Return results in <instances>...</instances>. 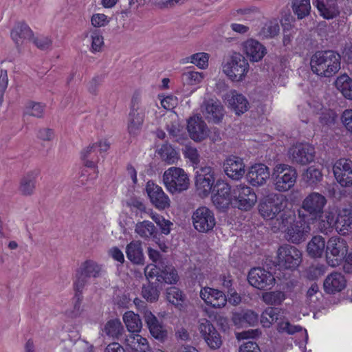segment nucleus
<instances>
[{
    "mask_svg": "<svg viewBox=\"0 0 352 352\" xmlns=\"http://www.w3.org/2000/svg\"><path fill=\"white\" fill-rule=\"evenodd\" d=\"M126 254L127 258L133 264L144 265V256L142 243L138 241H133L126 245Z\"/></svg>",
    "mask_w": 352,
    "mask_h": 352,
    "instance_id": "obj_33",
    "label": "nucleus"
},
{
    "mask_svg": "<svg viewBox=\"0 0 352 352\" xmlns=\"http://www.w3.org/2000/svg\"><path fill=\"white\" fill-rule=\"evenodd\" d=\"M163 182L169 192L180 193L189 186V179L185 171L177 167H170L163 175Z\"/></svg>",
    "mask_w": 352,
    "mask_h": 352,
    "instance_id": "obj_6",
    "label": "nucleus"
},
{
    "mask_svg": "<svg viewBox=\"0 0 352 352\" xmlns=\"http://www.w3.org/2000/svg\"><path fill=\"white\" fill-rule=\"evenodd\" d=\"M249 283L260 290H269L275 285V278L269 271L261 267H254L248 275Z\"/></svg>",
    "mask_w": 352,
    "mask_h": 352,
    "instance_id": "obj_15",
    "label": "nucleus"
},
{
    "mask_svg": "<svg viewBox=\"0 0 352 352\" xmlns=\"http://www.w3.org/2000/svg\"><path fill=\"white\" fill-rule=\"evenodd\" d=\"M87 151V148L81 152V158L84 161V164L88 168H95L99 157L95 153L89 154Z\"/></svg>",
    "mask_w": 352,
    "mask_h": 352,
    "instance_id": "obj_56",
    "label": "nucleus"
},
{
    "mask_svg": "<svg viewBox=\"0 0 352 352\" xmlns=\"http://www.w3.org/2000/svg\"><path fill=\"white\" fill-rule=\"evenodd\" d=\"M194 228L201 233H209L216 226L214 212L206 206L196 209L192 215Z\"/></svg>",
    "mask_w": 352,
    "mask_h": 352,
    "instance_id": "obj_12",
    "label": "nucleus"
},
{
    "mask_svg": "<svg viewBox=\"0 0 352 352\" xmlns=\"http://www.w3.org/2000/svg\"><path fill=\"white\" fill-rule=\"evenodd\" d=\"M160 276H157V282L160 284L175 285L179 281L177 270L168 261L164 260L160 261Z\"/></svg>",
    "mask_w": 352,
    "mask_h": 352,
    "instance_id": "obj_28",
    "label": "nucleus"
},
{
    "mask_svg": "<svg viewBox=\"0 0 352 352\" xmlns=\"http://www.w3.org/2000/svg\"><path fill=\"white\" fill-rule=\"evenodd\" d=\"M232 320L234 324L239 327H253L258 322V315L252 310H243L234 313Z\"/></svg>",
    "mask_w": 352,
    "mask_h": 352,
    "instance_id": "obj_31",
    "label": "nucleus"
},
{
    "mask_svg": "<svg viewBox=\"0 0 352 352\" xmlns=\"http://www.w3.org/2000/svg\"><path fill=\"white\" fill-rule=\"evenodd\" d=\"M123 331V326L119 319L110 320L104 328V331L107 336L117 339H120Z\"/></svg>",
    "mask_w": 352,
    "mask_h": 352,
    "instance_id": "obj_47",
    "label": "nucleus"
},
{
    "mask_svg": "<svg viewBox=\"0 0 352 352\" xmlns=\"http://www.w3.org/2000/svg\"><path fill=\"white\" fill-rule=\"evenodd\" d=\"M144 114L138 111H130L129 114L128 131L131 135H137L142 129Z\"/></svg>",
    "mask_w": 352,
    "mask_h": 352,
    "instance_id": "obj_40",
    "label": "nucleus"
},
{
    "mask_svg": "<svg viewBox=\"0 0 352 352\" xmlns=\"http://www.w3.org/2000/svg\"><path fill=\"white\" fill-rule=\"evenodd\" d=\"M144 318L152 337L164 342L168 338V331L163 322L148 310L144 312Z\"/></svg>",
    "mask_w": 352,
    "mask_h": 352,
    "instance_id": "obj_24",
    "label": "nucleus"
},
{
    "mask_svg": "<svg viewBox=\"0 0 352 352\" xmlns=\"http://www.w3.org/2000/svg\"><path fill=\"white\" fill-rule=\"evenodd\" d=\"M271 175L267 165L258 163L249 168L246 173V179L252 186L258 187L265 184Z\"/></svg>",
    "mask_w": 352,
    "mask_h": 352,
    "instance_id": "obj_22",
    "label": "nucleus"
},
{
    "mask_svg": "<svg viewBox=\"0 0 352 352\" xmlns=\"http://www.w3.org/2000/svg\"><path fill=\"white\" fill-rule=\"evenodd\" d=\"M243 160L236 155H230L223 162V168L226 175L232 180L239 181L245 173Z\"/></svg>",
    "mask_w": 352,
    "mask_h": 352,
    "instance_id": "obj_21",
    "label": "nucleus"
},
{
    "mask_svg": "<svg viewBox=\"0 0 352 352\" xmlns=\"http://www.w3.org/2000/svg\"><path fill=\"white\" fill-rule=\"evenodd\" d=\"M101 272V265L92 260L85 261L76 270L74 288H76L79 291L83 290L84 287L89 283V279L100 277Z\"/></svg>",
    "mask_w": 352,
    "mask_h": 352,
    "instance_id": "obj_11",
    "label": "nucleus"
},
{
    "mask_svg": "<svg viewBox=\"0 0 352 352\" xmlns=\"http://www.w3.org/2000/svg\"><path fill=\"white\" fill-rule=\"evenodd\" d=\"M232 204L241 210L248 211L257 201V197L252 188L245 184H239L232 189Z\"/></svg>",
    "mask_w": 352,
    "mask_h": 352,
    "instance_id": "obj_10",
    "label": "nucleus"
},
{
    "mask_svg": "<svg viewBox=\"0 0 352 352\" xmlns=\"http://www.w3.org/2000/svg\"><path fill=\"white\" fill-rule=\"evenodd\" d=\"M243 52L251 62H258L263 59L267 50L265 47L254 39H248L243 43Z\"/></svg>",
    "mask_w": 352,
    "mask_h": 352,
    "instance_id": "obj_29",
    "label": "nucleus"
},
{
    "mask_svg": "<svg viewBox=\"0 0 352 352\" xmlns=\"http://www.w3.org/2000/svg\"><path fill=\"white\" fill-rule=\"evenodd\" d=\"M158 154L163 161L168 164H175L179 159V153L168 143L162 145L158 151Z\"/></svg>",
    "mask_w": 352,
    "mask_h": 352,
    "instance_id": "obj_42",
    "label": "nucleus"
},
{
    "mask_svg": "<svg viewBox=\"0 0 352 352\" xmlns=\"http://www.w3.org/2000/svg\"><path fill=\"white\" fill-rule=\"evenodd\" d=\"M187 131L190 138L199 142L209 136V129L202 118L199 116L190 117L187 122Z\"/></svg>",
    "mask_w": 352,
    "mask_h": 352,
    "instance_id": "obj_23",
    "label": "nucleus"
},
{
    "mask_svg": "<svg viewBox=\"0 0 352 352\" xmlns=\"http://www.w3.org/2000/svg\"><path fill=\"white\" fill-rule=\"evenodd\" d=\"M249 70V64L244 56L234 52L223 65V72L233 82H241Z\"/></svg>",
    "mask_w": 352,
    "mask_h": 352,
    "instance_id": "obj_5",
    "label": "nucleus"
},
{
    "mask_svg": "<svg viewBox=\"0 0 352 352\" xmlns=\"http://www.w3.org/2000/svg\"><path fill=\"white\" fill-rule=\"evenodd\" d=\"M209 55L207 53L199 52L188 58L190 62L196 65L200 69H206L208 65Z\"/></svg>",
    "mask_w": 352,
    "mask_h": 352,
    "instance_id": "obj_49",
    "label": "nucleus"
},
{
    "mask_svg": "<svg viewBox=\"0 0 352 352\" xmlns=\"http://www.w3.org/2000/svg\"><path fill=\"white\" fill-rule=\"evenodd\" d=\"M166 296L167 300L179 310L185 307L186 296L179 288L175 286L167 288Z\"/></svg>",
    "mask_w": 352,
    "mask_h": 352,
    "instance_id": "obj_36",
    "label": "nucleus"
},
{
    "mask_svg": "<svg viewBox=\"0 0 352 352\" xmlns=\"http://www.w3.org/2000/svg\"><path fill=\"white\" fill-rule=\"evenodd\" d=\"M285 197L283 195L271 193L264 196L258 204V212L265 219H273L286 206Z\"/></svg>",
    "mask_w": 352,
    "mask_h": 352,
    "instance_id": "obj_7",
    "label": "nucleus"
},
{
    "mask_svg": "<svg viewBox=\"0 0 352 352\" xmlns=\"http://www.w3.org/2000/svg\"><path fill=\"white\" fill-rule=\"evenodd\" d=\"M279 214L280 217L277 218V221H279V229H285L289 223H292V221L295 220L290 212H286L284 210Z\"/></svg>",
    "mask_w": 352,
    "mask_h": 352,
    "instance_id": "obj_63",
    "label": "nucleus"
},
{
    "mask_svg": "<svg viewBox=\"0 0 352 352\" xmlns=\"http://www.w3.org/2000/svg\"><path fill=\"white\" fill-rule=\"evenodd\" d=\"M204 117L209 123L219 124L224 116V108L221 102L212 98L206 100L201 106Z\"/></svg>",
    "mask_w": 352,
    "mask_h": 352,
    "instance_id": "obj_20",
    "label": "nucleus"
},
{
    "mask_svg": "<svg viewBox=\"0 0 352 352\" xmlns=\"http://www.w3.org/2000/svg\"><path fill=\"white\" fill-rule=\"evenodd\" d=\"M327 201L323 195L316 192H311L302 200L297 213L301 217L316 223L324 213Z\"/></svg>",
    "mask_w": 352,
    "mask_h": 352,
    "instance_id": "obj_2",
    "label": "nucleus"
},
{
    "mask_svg": "<svg viewBox=\"0 0 352 352\" xmlns=\"http://www.w3.org/2000/svg\"><path fill=\"white\" fill-rule=\"evenodd\" d=\"M327 3L323 1L317 0L316 1V8L320 16L327 20L333 19L339 16L340 12L336 1H328L327 0Z\"/></svg>",
    "mask_w": 352,
    "mask_h": 352,
    "instance_id": "obj_32",
    "label": "nucleus"
},
{
    "mask_svg": "<svg viewBox=\"0 0 352 352\" xmlns=\"http://www.w3.org/2000/svg\"><path fill=\"white\" fill-rule=\"evenodd\" d=\"M297 177L296 168L286 164H277L271 175L274 189L280 192L292 189L296 182Z\"/></svg>",
    "mask_w": 352,
    "mask_h": 352,
    "instance_id": "obj_3",
    "label": "nucleus"
},
{
    "mask_svg": "<svg viewBox=\"0 0 352 352\" xmlns=\"http://www.w3.org/2000/svg\"><path fill=\"white\" fill-rule=\"evenodd\" d=\"M346 286L344 276L340 272L329 274L324 280V290L327 294H335L342 291Z\"/></svg>",
    "mask_w": 352,
    "mask_h": 352,
    "instance_id": "obj_26",
    "label": "nucleus"
},
{
    "mask_svg": "<svg viewBox=\"0 0 352 352\" xmlns=\"http://www.w3.org/2000/svg\"><path fill=\"white\" fill-rule=\"evenodd\" d=\"M333 172L337 182L341 186H352V160L339 159L333 166Z\"/></svg>",
    "mask_w": 352,
    "mask_h": 352,
    "instance_id": "obj_18",
    "label": "nucleus"
},
{
    "mask_svg": "<svg viewBox=\"0 0 352 352\" xmlns=\"http://www.w3.org/2000/svg\"><path fill=\"white\" fill-rule=\"evenodd\" d=\"M125 342L126 352H147L148 349L147 340L140 335H130Z\"/></svg>",
    "mask_w": 352,
    "mask_h": 352,
    "instance_id": "obj_38",
    "label": "nucleus"
},
{
    "mask_svg": "<svg viewBox=\"0 0 352 352\" xmlns=\"http://www.w3.org/2000/svg\"><path fill=\"white\" fill-rule=\"evenodd\" d=\"M160 271V263L157 265H148L144 269L145 276L148 282H157Z\"/></svg>",
    "mask_w": 352,
    "mask_h": 352,
    "instance_id": "obj_54",
    "label": "nucleus"
},
{
    "mask_svg": "<svg viewBox=\"0 0 352 352\" xmlns=\"http://www.w3.org/2000/svg\"><path fill=\"white\" fill-rule=\"evenodd\" d=\"M40 174L38 169L28 172L21 179L19 190L23 196H31L36 189V179Z\"/></svg>",
    "mask_w": 352,
    "mask_h": 352,
    "instance_id": "obj_30",
    "label": "nucleus"
},
{
    "mask_svg": "<svg viewBox=\"0 0 352 352\" xmlns=\"http://www.w3.org/2000/svg\"><path fill=\"white\" fill-rule=\"evenodd\" d=\"M199 331L207 346L211 350H217L222 346V337L214 324L206 318L199 320Z\"/></svg>",
    "mask_w": 352,
    "mask_h": 352,
    "instance_id": "obj_14",
    "label": "nucleus"
},
{
    "mask_svg": "<svg viewBox=\"0 0 352 352\" xmlns=\"http://www.w3.org/2000/svg\"><path fill=\"white\" fill-rule=\"evenodd\" d=\"M265 316H268L270 318L271 322H278L280 320H281V314L280 309L276 307H267L263 311V318Z\"/></svg>",
    "mask_w": 352,
    "mask_h": 352,
    "instance_id": "obj_64",
    "label": "nucleus"
},
{
    "mask_svg": "<svg viewBox=\"0 0 352 352\" xmlns=\"http://www.w3.org/2000/svg\"><path fill=\"white\" fill-rule=\"evenodd\" d=\"M184 154L185 157L188 158L192 164H198L199 163L200 156L196 148L186 146Z\"/></svg>",
    "mask_w": 352,
    "mask_h": 352,
    "instance_id": "obj_61",
    "label": "nucleus"
},
{
    "mask_svg": "<svg viewBox=\"0 0 352 352\" xmlns=\"http://www.w3.org/2000/svg\"><path fill=\"white\" fill-rule=\"evenodd\" d=\"M91 50L92 52H100L102 49V47L104 45L103 41V36L102 35V33L100 30H94L91 32Z\"/></svg>",
    "mask_w": 352,
    "mask_h": 352,
    "instance_id": "obj_50",
    "label": "nucleus"
},
{
    "mask_svg": "<svg viewBox=\"0 0 352 352\" xmlns=\"http://www.w3.org/2000/svg\"><path fill=\"white\" fill-rule=\"evenodd\" d=\"M146 192L152 205L159 210H164L170 206L168 196L164 192L162 187L150 180L146 184Z\"/></svg>",
    "mask_w": 352,
    "mask_h": 352,
    "instance_id": "obj_17",
    "label": "nucleus"
},
{
    "mask_svg": "<svg viewBox=\"0 0 352 352\" xmlns=\"http://www.w3.org/2000/svg\"><path fill=\"white\" fill-rule=\"evenodd\" d=\"M213 203L219 208H227L232 201V190L230 186L221 179H217L212 189Z\"/></svg>",
    "mask_w": 352,
    "mask_h": 352,
    "instance_id": "obj_19",
    "label": "nucleus"
},
{
    "mask_svg": "<svg viewBox=\"0 0 352 352\" xmlns=\"http://www.w3.org/2000/svg\"><path fill=\"white\" fill-rule=\"evenodd\" d=\"M337 117L336 112L329 110L321 113L319 121L322 125L331 126L335 124Z\"/></svg>",
    "mask_w": 352,
    "mask_h": 352,
    "instance_id": "obj_55",
    "label": "nucleus"
},
{
    "mask_svg": "<svg viewBox=\"0 0 352 352\" xmlns=\"http://www.w3.org/2000/svg\"><path fill=\"white\" fill-rule=\"evenodd\" d=\"M277 330L280 333H287L289 335H292L296 332L302 330V327L298 325H292L289 321H282L280 320L277 322Z\"/></svg>",
    "mask_w": 352,
    "mask_h": 352,
    "instance_id": "obj_51",
    "label": "nucleus"
},
{
    "mask_svg": "<svg viewBox=\"0 0 352 352\" xmlns=\"http://www.w3.org/2000/svg\"><path fill=\"white\" fill-rule=\"evenodd\" d=\"M225 100L238 116L248 110L249 102L246 98L236 91L232 90L225 96Z\"/></svg>",
    "mask_w": 352,
    "mask_h": 352,
    "instance_id": "obj_27",
    "label": "nucleus"
},
{
    "mask_svg": "<svg viewBox=\"0 0 352 352\" xmlns=\"http://www.w3.org/2000/svg\"><path fill=\"white\" fill-rule=\"evenodd\" d=\"M327 243L321 236H314L307 245V252L311 258H320L325 254Z\"/></svg>",
    "mask_w": 352,
    "mask_h": 352,
    "instance_id": "obj_34",
    "label": "nucleus"
},
{
    "mask_svg": "<svg viewBox=\"0 0 352 352\" xmlns=\"http://www.w3.org/2000/svg\"><path fill=\"white\" fill-rule=\"evenodd\" d=\"M26 113L31 116L41 118L43 113V106L40 103L31 102L27 109Z\"/></svg>",
    "mask_w": 352,
    "mask_h": 352,
    "instance_id": "obj_60",
    "label": "nucleus"
},
{
    "mask_svg": "<svg viewBox=\"0 0 352 352\" xmlns=\"http://www.w3.org/2000/svg\"><path fill=\"white\" fill-rule=\"evenodd\" d=\"M315 153V148L311 145L299 143L289 148L288 155L294 164L307 165L314 160Z\"/></svg>",
    "mask_w": 352,
    "mask_h": 352,
    "instance_id": "obj_16",
    "label": "nucleus"
},
{
    "mask_svg": "<svg viewBox=\"0 0 352 352\" xmlns=\"http://www.w3.org/2000/svg\"><path fill=\"white\" fill-rule=\"evenodd\" d=\"M123 320L130 332H139L142 328V323L138 314L133 311H126L123 316Z\"/></svg>",
    "mask_w": 352,
    "mask_h": 352,
    "instance_id": "obj_45",
    "label": "nucleus"
},
{
    "mask_svg": "<svg viewBox=\"0 0 352 352\" xmlns=\"http://www.w3.org/2000/svg\"><path fill=\"white\" fill-rule=\"evenodd\" d=\"M135 231L142 238H153L154 241L159 239L156 227L149 221L138 222L135 226Z\"/></svg>",
    "mask_w": 352,
    "mask_h": 352,
    "instance_id": "obj_39",
    "label": "nucleus"
},
{
    "mask_svg": "<svg viewBox=\"0 0 352 352\" xmlns=\"http://www.w3.org/2000/svg\"><path fill=\"white\" fill-rule=\"evenodd\" d=\"M341 56L335 50L316 51L311 57V72L321 78H331L340 69Z\"/></svg>",
    "mask_w": 352,
    "mask_h": 352,
    "instance_id": "obj_1",
    "label": "nucleus"
},
{
    "mask_svg": "<svg viewBox=\"0 0 352 352\" xmlns=\"http://www.w3.org/2000/svg\"><path fill=\"white\" fill-rule=\"evenodd\" d=\"M183 78L186 83L190 85H195L201 81L203 76L201 73L194 71H188L183 74Z\"/></svg>",
    "mask_w": 352,
    "mask_h": 352,
    "instance_id": "obj_58",
    "label": "nucleus"
},
{
    "mask_svg": "<svg viewBox=\"0 0 352 352\" xmlns=\"http://www.w3.org/2000/svg\"><path fill=\"white\" fill-rule=\"evenodd\" d=\"M292 8L298 19H302L310 14V0H292Z\"/></svg>",
    "mask_w": 352,
    "mask_h": 352,
    "instance_id": "obj_43",
    "label": "nucleus"
},
{
    "mask_svg": "<svg viewBox=\"0 0 352 352\" xmlns=\"http://www.w3.org/2000/svg\"><path fill=\"white\" fill-rule=\"evenodd\" d=\"M8 77L6 69L0 70V106L3 102L4 94L8 88Z\"/></svg>",
    "mask_w": 352,
    "mask_h": 352,
    "instance_id": "obj_59",
    "label": "nucleus"
},
{
    "mask_svg": "<svg viewBox=\"0 0 352 352\" xmlns=\"http://www.w3.org/2000/svg\"><path fill=\"white\" fill-rule=\"evenodd\" d=\"M314 224L298 214L297 219L284 229V236L287 241L298 245L307 240L310 235L311 226Z\"/></svg>",
    "mask_w": 352,
    "mask_h": 352,
    "instance_id": "obj_4",
    "label": "nucleus"
},
{
    "mask_svg": "<svg viewBox=\"0 0 352 352\" xmlns=\"http://www.w3.org/2000/svg\"><path fill=\"white\" fill-rule=\"evenodd\" d=\"M348 252L346 241L340 236H332L327 242L325 256L329 265L336 266L346 258Z\"/></svg>",
    "mask_w": 352,
    "mask_h": 352,
    "instance_id": "obj_9",
    "label": "nucleus"
},
{
    "mask_svg": "<svg viewBox=\"0 0 352 352\" xmlns=\"http://www.w3.org/2000/svg\"><path fill=\"white\" fill-rule=\"evenodd\" d=\"M31 39L37 48L41 50H47L52 45V39L43 35H39L36 37L32 36Z\"/></svg>",
    "mask_w": 352,
    "mask_h": 352,
    "instance_id": "obj_53",
    "label": "nucleus"
},
{
    "mask_svg": "<svg viewBox=\"0 0 352 352\" xmlns=\"http://www.w3.org/2000/svg\"><path fill=\"white\" fill-rule=\"evenodd\" d=\"M87 148H88L87 153L89 154L95 153L97 155L98 152L102 153L107 151L109 148V143L106 140H100L96 143L90 144Z\"/></svg>",
    "mask_w": 352,
    "mask_h": 352,
    "instance_id": "obj_57",
    "label": "nucleus"
},
{
    "mask_svg": "<svg viewBox=\"0 0 352 352\" xmlns=\"http://www.w3.org/2000/svg\"><path fill=\"white\" fill-rule=\"evenodd\" d=\"M160 289V284L158 282H150L148 283V285H143L142 295L147 301L153 302L158 300Z\"/></svg>",
    "mask_w": 352,
    "mask_h": 352,
    "instance_id": "obj_44",
    "label": "nucleus"
},
{
    "mask_svg": "<svg viewBox=\"0 0 352 352\" xmlns=\"http://www.w3.org/2000/svg\"><path fill=\"white\" fill-rule=\"evenodd\" d=\"M152 219L160 227L162 234L167 235L170 233V226L173 225L170 221L166 220L162 215L158 214H153Z\"/></svg>",
    "mask_w": 352,
    "mask_h": 352,
    "instance_id": "obj_52",
    "label": "nucleus"
},
{
    "mask_svg": "<svg viewBox=\"0 0 352 352\" xmlns=\"http://www.w3.org/2000/svg\"><path fill=\"white\" fill-rule=\"evenodd\" d=\"M278 266L279 268L294 271L302 261V254L296 247L284 244L277 251Z\"/></svg>",
    "mask_w": 352,
    "mask_h": 352,
    "instance_id": "obj_8",
    "label": "nucleus"
},
{
    "mask_svg": "<svg viewBox=\"0 0 352 352\" xmlns=\"http://www.w3.org/2000/svg\"><path fill=\"white\" fill-rule=\"evenodd\" d=\"M337 221L340 231H349L352 229V208H343L337 214Z\"/></svg>",
    "mask_w": 352,
    "mask_h": 352,
    "instance_id": "obj_46",
    "label": "nucleus"
},
{
    "mask_svg": "<svg viewBox=\"0 0 352 352\" xmlns=\"http://www.w3.org/2000/svg\"><path fill=\"white\" fill-rule=\"evenodd\" d=\"M263 300L270 305H280L285 300L286 295L281 291L265 292L263 294Z\"/></svg>",
    "mask_w": 352,
    "mask_h": 352,
    "instance_id": "obj_48",
    "label": "nucleus"
},
{
    "mask_svg": "<svg viewBox=\"0 0 352 352\" xmlns=\"http://www.w3.org/2000/svg\"><path fill=\"white\" fill-rule=\"evenodd\" d=\"M215 173L210 166L201 167L196 171L195 186L200 196L207 197L215 185Z\"/></svg>",
    "mask_w": 352,
    "mask_h": 352,
    "instance_id": "obj_13",
    "label": "nucleus"
},
{
    "mask_svg": "<svg viewBox=\"0 0 352 352\" xmlns=\"http://www.w3.org/2000/svg\"><path fill=\"white\" fill-rule=\"evenodd\" d=\"M104 76H94L88 84V91L92 95H97L98 91V88L100 85L102 83L104 80Z\"/></svg>",
    "mask_w": 352,
    "mask_h": 352,
    "instance_id": "obj_62",
    "label": "nucleus"
},
{
    "mask_svg": "<svg viewBox=\"0 0 352 352\" xmlns=\"http://www.w3.org/2000/svg\"><path fill=\"white\" fill-rule=\"evenodd\" d=\"M200 297L206 304L214 308H222L227 303V296L222 291L209 287L201 288Z\"/></svg>",
    "mask_w": 352,
    "mask_h": 352,
    "instance_id": "obj_25",
    "label": "nucleus"
},
{
    "mask_svg": "<svg viewBox=\"0 0 352 352\" xmlns=\"http://www.w3.org/2000/svg\"><path fill=\"white\" fill-rule=\"evenodd\" d=\"M302 178L307 186L315 187L322 180L323 175L319 168L311 166L302 173Z\"/></svg>",
    "mask_w": 352,
    "mask_h": 352,
    "instance_id": "obj_41",
    "label": "nucleus"
},
{
    "mask_svg": "<svg viewBox=\"0 0 352 352\" xmlns=\"http://www.w3.org/2000/svg\"><path fill=\"white\" fill-rule=\"evenodd\" d=\"M32 36V30L24 22L17 23L11 31V37L17 46L20 45L21 40H30Z\"/></svg>",
    "mask_w": 352,
    "mask_h": 352,
    "instance_id": "obj_37",
    "label": "nucleus"
},
{
    "mask_svg": "<svg viewBox=\"0 0 352 352\" xmlns=\"http://www.w3.org/2000/svg\"><path fill=\"white\" fill-rule=\"evenodd\" d=\"M334 85L346 99L352 100V78L346 73L340 74L336 79Z\"/></svg>",
    "mask_w": 352,
    "mask_h": 352,
    "instance_id": "obj_35",
    "label": "nucleus"
}]
</instances>
